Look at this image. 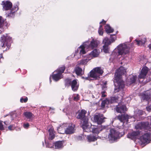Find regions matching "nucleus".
<instances>
[{
  "label": "nucleus",
  "instance_id": "f257e3e1",
  "mask_svg": "<svg viewBox=\"0 0 151 151\" xmlns=\"http://www.w3.org/2000/svg\"><path fill=\"white\" fill-rule=\"evenodd\" d=\"M99 44L98 42L92 39L90 42L88 41H86L83 43L82 45H81L78 49L77 52H76L74 56H76V54L78 53V51H79L78 54L80 55L84 54L86 52L89 50L96 49Z\"/></svg>",
  "mask_w": 151,
  "mask_h": 151
},
{
  "label": "nucleus",
  "instance_id": "f03ea898",
  "mask_svg": "<svg viewBox=\"0 0 151 151\" xmlns=\"http://www.w3.org/2000/svg\"><path fill=\"white\" fill-rule=\"evenodd\" d=\"M126 72V70L121 66L117 70L115 73L114 82V85L117 86L119 90L122 89L124 86V82L122 78V76Z\"/></svg>",
  "mask_w": 151,
  "mask_h": 151
},
{
  "label": "nucleus",
  "instance_id": "7ed1b4c3",
  "mask_svg": "<svg viewBox=\"0 0 151 151\" xmlns=\"http://www.w3.org/2000/svg\"><path fill=\"white\" fill-rule=\"evenodd\" d=\"M129 48L124 43L119 44L117 48L114 50L111 55L109 59L112 60L116 58L118 55H122L128 53L129 52Z\"/></svg>",
  "mask_w": 151,
  "mask_h": 151
},
{
  "label": "nucleus",
  "instance_id": "20e7f679",
  "mask_svg": "<svg viewBox=\"0 0 151 151\" xmlns=\"http://www.w3.org/2000/svg\"><path fill=\"white\" fill-rule=\"evenodd\" d=\"M86 128L83 129L84 133L92 132L93 133L98 134L100 131L103 129H107L108 128V126H101L100 127H98L93 125H90V124L88 123L86 125Z\"/></svg>",
  "mask_w": 151,
  "mask_h": 151
},
{
  "label": "nucleus",
  "instance_id": "39448f33",
  "mask_svg": "<svg viewBox=\"0 0 151 151\" xmlns=\"http://www.w3.org/2000/svg\"><path fill=\"white\" fill-rule=\"evenodd\" d=\"M1 46L3 48L4 51L8 50L11 46V38L7 34L4 35L1 37Z\"/></svg>",
  "mask_w": 151,
  "mask_h": 151
},
{
  "label": "nucleus",
  "instance_id": "423d86ee",
  "mask_svg": "<svg viewBox=\"0 0 151 151\" xmlns=\"http://www.w3.org/2000/svg\"><path fill=\"white\" fill-rule=\"evenodd\" d=\"M86 113V111L84 110H82L79 112L77 116V118L81 120V123L82 124V127L83 129L86 128V125L88 124V119L85 115Z\"/></svg>",
  "mask_w": 151,
  "mask_h": 151
},
{
  "label": "nucleus",
  "instance_id": "0eeeda50",
  "mask_svg": "<svg viewBox=\"0 0 151 151\" xmlns=\"http://www.w3.org/2000/svg\"><path fill=\"white\" fill-rule=\"evenodd\" d=\"M103 71L101 68H96L92 70L88 75L90 77L93 78L95 79L99 78V76L102 74Z\"/></svg>",
  "mask_w": 151,
  "mask_h": 151
},
{
  "label": "nucleus",
  "instance_id": "6e6552de",
  "mask_svg": "<svg viewBox=\"0 0 151 151\" xmlns=\"http://www.w3.org/2000/svg\"><path fill=\"white\" fill-rule=\"evenodd\" d=\"M65 68L64 66L59 68L57 70L54 72H56L55 74H53L52 75L53 79L55 81H58L62 77V73H63L65 70Z\"/></svg>",
  "mask_w": 151,
  "mask_h": 151
},
{
  "label": "nucleus",
  "instance_id": "1a4fd4ad",
  "mask_svg": "<svg viewBox=\"0 0 151 151\" xmlns=\"http://www.w3.org/2000/svg\"><path fill=\"white\" fill-rule=\"evenodd\" d=\"M120 134L114 129H111L110 130L109 134L108 135V138L110 142H113L120 137Z\"/></svg>",
  "mask_w": 151,
  "mask_h": 151
},
{
  "label": "nucleus",
  "instance_id": "9d476101",
  "mask_svg": "<svg viewBox=\"0 0 151 151\" xmlns=\"http://www.w3.org/2000/svg\"><path fill=\"white\" fill-rule=\"evenodd\" d=\"M63 126L59 127L57 128L58 131L59 133L61 134H64V133L66 134H72L74 132V125H73L72 124L69 125L68 127L67 128H64V129L62 131H61L60 129H62Z\"/></svg>",
  "mask_w": 151,
  "mask_h": 151
},
{
  "label": "nucleus",
  "instance_id": "9b49d317",
  "mask_svg": "<svg viewBox=\"0 0 151 151\" xmlns=\"http://www.w3.org/2000/svg\"><path fill=\"white\" fill-rule=\"evenodd\" d=\"M139 139L141 142L142 144H148L151 140V134L147 132L140 137Z\"/></svg>",
  "mask_w": 151,
  "mask_h": 151
},
{
  "label": "nucleus",
  "instance_id": "f8f14e48",
  "mask_svg": "<svg viewBox=\"0 0 151 151\" xmlns=\"http://www.w3.org/2000/svg\"><path fill=\"white\" fill-rule=\"evenodd\" d=\"M105 119V118L103 116V114H98L94 116L93 121L99 124H101L104 122V119Z\"/></svg>",
  "mask_w": 151,
  "mask_h": 151
},
{
  "label": "nucleus",
  "instance_id": "ddd939ff",
  "mask_svg": "<svg viewBox=\"0 0 151 151\" xmlns=\"http://www.w3.org/2000/svg\"><path fill=\"white\" fill-rule=\"evenodd\" d=\"M103 43L104 44L103 46V50L105 53L109 52L108 45L111 43V42L107 37L105 38L103 40Z\"/></svg>",
  "mask_w": 151,
  "mask_h": 151
},
{
  "label": "nucleus",
  "instance_id": "4468645a",
  "mask_svg": "<svg viewBox=\"0 0 151 151\" xmlns=\"http://www.w3.org/2000/svg\"><path fill=\"white\" fill-rule=\"evenodd\" d=\"M149 127V124L148 122H141L139 123L135 126L136 129H148Z\"/></svg>",
  "mask_w": 151,
  "mask_h": 151
},
{
  "label": "nucleus",
  "instance_id": "2eb2a0df",
  "mask_svg": "<svg viewBox=\"0 0 151 151\" xmlns=\"http://www.w3.org/2000/svg\"><path fill=\"white\" fill-rule=\"evenodd\" d=\"M117 117V119L121 122H122L123 124L125 122L127 123L128 119L130 118V116L127 114L119 115Z\"/></svg>",
  "mask_w": 151,
  "mask_h": 151
},
{
  "label": "nucleus",
  "instance_id": "dca6fc26",
  "mask_svg": "<svg viewBox=\"0 0 151 151\" xmlns=\"http://www.w3.org/2000/svg\"><path fill=\"white\" fill-rule=\"evenodd\" d=\"M140 134V131L136 132L133 131L128 133L127 135V137L132 140H134L138 138L139 135Z\"/></svg>",
  "mask_w": 151,
  "mask_h": 151
},
{
  "label": "nucleus",
  "instance_id": "f3484780",
  "mask_svg": "<svg viewBox=\"0 0 151 151\" xmlns=\"http://www.w3.org/2000/svg\"><path fill=\"white\" fill-rule=\"evenodd\" d=\"M127 108L125 105L119 104L116 106V110L118 113H124L126 111Z\"/></svg>",
  "mask_w": 151,
  "mask_h": 151
},
{
  "label": "nucleus",
  "instance_id": "a211bd4d",
  "mask_svg": "<svg viewBox=\"0 0 151 151\" xmlns=\"http://www.w3.org/2000/svg\"><path fill=\"white\" fill-rule=\"evenodd\" d=\"M3 3V9L5 10H8L11 9L12 4V3L9 1H7L6 2L2 1Z\"/></svg>",
  "mask_w": 151,
  "mask_h": 151
},
{
  "label": "nucleus",
  "instance_id": "6ab92c4d",
  "mask_svg": "<svg viewBox=\"0 0 151 151\" xmlns=\"http://www.w3.org/2000/svg\"><path fill=\"white\" fill-rule=\"evenodd\" d=\"M148 71V68L145 67L142 68L141 73L139 76V78H145Z\"/></svg>",
  "mask_w": 151,
  "mask_h": 151
},
{
  "label": "nucleus",
  "instance_id": "aec40b11",
  "mask_svg": "<svg viewBox=\"0 0 151 151\" xmlns=\"http://www.w3.org/2000/svg\"><path fill=\"white\" fill-rule=\"evenodd\" d=\"M18 9L16 7L14 8H12V9L9 10V12H8L6 13V14L9 17H13L14 16V13L16 11H17Z\"/></svg>",
  "mask_w": 151,
  "mask_h": 151
},
{
  "label": "nucleus",
  "instance_id": "412c9836",
  "mask_svg": "<svg viewBox=\"0 0 151 151\" xmlns=\"http://www.w3.org/2000/svg\"><path fill=\"white\" fill-rule=\"evenodd\" d=\"M71 85L72 90L73 91H75L78 89V85L77 81L76 80H73L72 81Z\"/></svg>",
  "mask_w": 151,
  "mask_h": 151
},
{
  "label": "nucleus",
  "instance_id": "4be33fe9",
  "mask_svg": "<svg viewBox=\"0 0 151 151\" xmlns=\"http://www.w3.org/2000/svg\"><path fill=\"white\" fill-rule=\"evenodd\" d=\"M87 57L86 59H83L78 62V64L79 65H85L91 59Z\"/></svg>",
  "mask_w": 151,
  "mask_h": 151
},
{
  "label": "nucleus",
  "instance_id": "5701e85b",
  "mask_svg": "<svg viewBox=\"0 0 151 151\" xmlns=\"http://www.w3.org/2000/svg\"><path fill=\"white\" fill-rule=\"evenodd\" d=\"M64 143V141H58L55 142V149H60L63 147V144Z\"/></svg>",
  "mask_w": 151,
  "mask_h": 151
},
{
  "label": "nucleus",
  "instance_id": "b1692460",
  "mask_svg": "<svg viewBox=\"0 0 151 151\" xmlns=\"http://www.w3.org/2000/svg\"><path fill=\"white\" fill-rule=\"evenodd\" d=\"M130 80L129 81V78H128L127 79V81L128 82V83L129 84H131L132 83L135 82L137 78V76H130Z\"/></svg>",
  "mask_w": 151,
  "mask_h": 151
},
{
  "label": "nucleus",
  "instance_id": "393cba45",
  "mask_svg": "<svg viewBox=\"0 0 151 151\" xmlns=\"http://www.w3.org/2000/svg\"><path fill=\"white\" fill-rule=\"evenodd\" d=\"M49 139L52 140L55 137V134H54V131L53 129L51 127L49 130Z\"/></svg>",
  "mask_w": 151,
  "mask_h": 151
},
{
  "label": "nucleus",
  "instance_id": "a878e982",
  "mask_svg": "<svg viewBox=\"0 0 151 151\" xmlns=\"http://www.w3.org/2000/svg\"><path fill=\"white\" fill-rule=\"evenodd\" d=\"M75 70L77 75H81L84 73V72L82 70V69L78 67L75 68Z\"/></svg>",
  "mask_w": 151,
  "mask_h": 151
},
{
  "label": "nucleus",
  "instance_id": "bb28decb",
  "mask_svg": "<svg viewBox=\"0 0 151 151\" xmlns=\"http://www.w3.org/2000/svg\"><path fill=\"white\" fill-rule=\"evenodd\" d=\"M135 40L137 43V45H142L144 44L146 42V38H144L143 39H141V40L136 39Z\"/></svg>",
  "mask_w": 151,
  "mask_h": 151
},
{
  "label": "nucleus",
  "instance_id": "cd10ccee",
  "mask_svg": "<svg viewBox=\"0 0 151 151\" xmlns=\"http://www.w3.org/2000/svg\"><path fill=\"white\" fill-rule=\"evenodd\" d=\"M87 139H88V141L89 142L94 141L96 140V137L91 135H88Z\"/></svg>",
  "mask_w": 151,
  "mask_h": 151
},
{
  "label": "nucleus",
  "instance_id": "c85d7f7f",
  "mask_svg": "<svg viewBox=\"0 0 151 151\" xmlns=\"http://www.w3.org/2000/svg\"><path fill=\"white\" fill-rule=\"evenodd\" d=\"M105 29L107 33H110L113 32V29L111 28L109 25L107 24L105 27Z\"/></svg>",
  "mask_w": 151,
  "mask_h": 151
},
{
  "label": "nucleus",
  "instance_id": "c756f323",
  "mask_svg": "<svg viewBox=\"0 0 151 151\" xmlns=\"http://www.w3.org/2000/svg\"><path fill=\"white\" fill-rule=\"evenodd\" d=\"M99 54V52L96 49H94V50L90 54V55H92L93 57H96Z\"/></svg>",
  "mask_w": 151,
  "mask_h": 151
},
{
  "label": "nucleus",
  "instance_id": "7c9ffc66",
  "mask_svg": "<svg viewBox=\"0 0 151 151\" xmlns=\"http://www.w3.org/2000/svg\"><path fill=\"white\" fill-rule=\"evenodd\" d=\"M23 114L27 118L29 119L32 117L33 115L31 112H25Z\"/></svg>",
  "mask_w": 151,
  "mask_h": 151
},
{
  "label": "nucleus",
  "instance_id": "2f4dec72",
  "mask_svg": "<svg viewBox=\"0 0 151 151\" xmlns=\"http://www.w3.org/2000/svg\"><path fill=\"white\" fill-rule=\"evenodd\" d=\"M109 101L108 99H106L102 101L101 104V106L102 108H104L106 104H109Z\"/></svg>",
  "mask_w": 151,
  "mask_h": 151
},
{
  "label": "nucleus",
  "instance_id": "473e14b6",
  "mask_svg": "<svg viewBox=\"0 0 151 151\" xmlns=\"http://www.w3.org/2000/svg\"><path fill=\"white\" fill-rule=\"evenodd\" d=\"M108 100L109 101V104L112 103L116 102L117 101V99L116 97H111L110 99H108Z\"/></svg>",
  "mask_w": 151,
  "mask_h": 151
},
{
  "label": "nucleus",
  "instance_id": "72a5a7b5",
  "mask_svg": "<svg viewBox=\"0 0 151 151\" xmlns=\"http://www.w3.org/2000/svg\"><path fill=\"white\" fill-rule=\"evenodd\" d=\"M4 20L3 18L0 16V28H4L5 27L4 26Z\"/></svg>",
  "mask_w": 151,
  "mask_h": 151
},
{
  "label": "nucleus",
  "instance_id": "f704fd0d",
  "mask_svg": "<svg viewBox=\"0 0 151 151\" xmlns=\"http://www.w3.org/2000/svg\"><path fill=\"white\" fill-rule=\"evenodd\" d=\"M72 81L71 79H67L65 80V85L66 86H69L71 84Z\"/></svg>",
  "mask_w": 151,
  "mask_h": 151
},
{
  "label": "nucleus",
  "instance_id": "c9c22d12",
  "mask_svg": "<svg viewBox=\"0 0 151 151\" xmlns=\"http://www.w3.org/2000/svg\"><path fill=\"white\" fill-rule=\"evenodd\" d=\"M111 40L109 39L111 42V43L114 42L116 39V37L115 35H111Z\"/></svg>",
  "mask_w": 151,
  "mask_h": 151
},
{
  "label": "nucleus",
  "instance_id": "e433bc0d",
  "mask_svg": "<svg viewBox=\"0 0 151 151\" xmlns=\"http://www.w3.org/2000/svg\"><path fill=\"white\" fill-rule=\"evenodd\" d=\"M102 25H101L100 26V27L99 28V30H98V32L99 35H102L103 34V29L102 28Z\"/></svg>",
  "mask_w": 151,
  "mask_h": 151
},
{
  "label": "nucleus",
  "instance_id": "4c0bfd02",
  "mask_svg": "<svg viewBox=\"0 0 151 151\" xmlns=\"http://www.w3.org/2000/svg\"><path fill=\"white\" fill-rule=\"evenodd\" d=\"M28 100V98L27 97H26L25 99H24L23 98H21L20 100V101L21 102L23 103L26 102Z\"/></svg>",
  "mask_w": 151,
  "mask_h": 151
},
{
  "label": "nucleus",
  "instance_id": "58836bf2",
  "mask_svg": "<svg viewBox=\"0 0 151 151\" xmlns=\"http://www.w3.org/2000/svg\"><path fill=\"white\" fill-rule=\"evenodd\" d=\"M3 121H0V130H4L3 125L2 124Z\"/></svg>",
  "mask_w": 151,
  "mask_h": 151
},
{
  "label": "nucleus",
  "instance_id": "ea45409f",
  "mask_svg": "<svg viewBox=\"0 0 151 151\" xmlns=\"http://www.w3.org/2000/svg\"><path fill=\"white\" fill-rule=\"evenodd\" d=\"M150 95H146L145 94H144L143 96L144 99L148 100L150 98Z\"/></svg>",
  "mask_w": 151,
  "mask_h": 151
},
{
  "label": "nucleus",
  "instance_id": "a19ab883",
  "mask_svg": "<svg viewBox=\"0 0 151 151\" xmlns=\"http://www.w3.org/2000/svg\"><path fill=\"white\" fill-rule=\"evenodd\" d=\"M142 114L143 111H142V110H138L137 113V116H139L140 115H142Z\"/></svg>",
  "mask_w": 151,
  "mask_h": 151
},
{
  "label": "nucleus",
  "instance_id": "79ce46f5",
  "mask_svg": "<svg viewBox=\"0 0 151 151\" xmlns=\"http://www.w3.org/2000/svg\"><path fill=\"white\" fill-rule=\"evenodd\" d=\"M67 125H68V124L66 123V124H63V125L62 126H60V127H62L63 126V127H62V129H60V130L61 131L63 130L64 129V128H66V127H67Z\"/></svg>",
  "mask_w": 151,
  "mask_h": 151
},
{
  "label": "nucleus",
  "instance_id": "37998d69",
  "mask_svg": "<svg viewBox=\"0 0 151 151\" xmlns=\"http://www.w3.org/2000/svg\"><path fill=\"white\" fill-rule=\"evenodd\" d=\"M23 126L24 128L27 129L29 127V124L28 123H27L24 124Z\"/></svg>",
  "mask_w": 151,
  "mask_h": 151
},
{
  "label": "nucleus",
  "instance_id": "c03bdc74",
  "mask_svg": "<svg viewBox=\"0 0 151 151\" xmlns=\"http://www.w3.org/2000/svg\"><path fill=\"white\" fill-rule=\"evenodd\" d=\"M146 109L147 111H151V105L146 107Z\"/></svg>",
  "mask_w": 151,
  "mask_h": 151
},
{
  "label": "nucleus",
  "instance_id": "a18cd8bd",
  "mask_svg": "<svg viewBox=\"0 0 151 151\" xmlns=\"http://www.w3.org/2000/svg\"><path fill=\"white\" fill-rule=\"evenodd\" d=\"M78 99H79L78 95V94L76 95V96H74V99L75 101H77Z\"/></svg>",
  "mask_w": 151,
  "mask_h": 151
},
{
  "label": "nucleus",
  "instance_id": "49530a36",
  "mask_svg": "<svg viewBox=\"0 0 151 151\" xmlns=\"http://www.w3.org/2000/svg\"><path fill=\"white\" fill-rule=\"evenodd\" d=\"M13 125H10L8 127V128L9 130H13L14 129L12 128Z\"/></svg>",
  "mask_w": 151,
  "mask_h": 151
},
{
  "label": "nucleus",
  "instance_id": "de8ad7c7",
  "mask_svg": "<svg viewBox=\"0 0 151 151\" xmlns=\"http://www.w3.org/2000/svg\"><path fill=\"white\" fill-rule=\"evenodd\" d=\"M77 138L78 140H81L82 139V136H79L77 137Z\"/></svg>",
  "mask_w": 151,
  "mask_h": 151
},
{
  "label": "nucleus",
  "instance_id": "09e8293b",
  "mask_svg": "<svg viewBox=\"0 0 151 151\" xmlns=\"http://www.w3.org/2000/svg\"><path fill=\"white\" fill-rule=\"evenodd\" d=\"M46 145L47 147H49V148H52V146H53L52 145H50L49 144H47V145L46 144Z\"/></svg>",
  "mask_w": 151,
  "mask_h": 151
},
{
  "label": "nucleus",
  "instance_id": "8fccbe9b",
  "mask_svg": "<svg viewBox=\"0 0 151 151\" xmlns=\"http://www.w3.org/2000/svg\"><path fill=\"white\" fill-rule=\"evenodd\" d=\"M106 21L104 20V19H103L102 22H100V24L103 23V24H104L106 23Z\"/></svg>",
  "mask_w": 151,
  "mask_h": 151
},
{
  "label": "nucleus",
  "instance_id": "3c124183",
  "mask_svg": "<svg viewBox=\"0 0 151 151\" xmlns=\"http://www.w3.org/2000/svg\"><path fill=\"white\" fill-rule=\"evenodd\" d=\"M107 83V82L106 81H105V82L104 83V85L103 87H102V88H105L106 87V85Z\"/></svg>",
  "mask_w": 151,
  "mask_h": 151
},
{
  "label": "nucleus",
  "instance_id": "603ef678",
  "mask_svg": "<svg viewBox=\"0 0 151 151\" xmlns=\"http://www.w3.org/2000/svg\"><path fill=\"white\" fill-rule=\"evenodd\" d=\"M102 96L103 97H105L106 96V95L102 93Z\"/></svg>",
  "mask_w": 151,
  "mask_h": 151
},
{
  "label": "nucleus",
  "instance_id": "864d4df0",
  "mask_svg": "<svg viewBox=\"0 0 151 151\" xmlns=\"http://www.w3.org/2000/svg\"><path fill=\"white\" fill-rule=\"evenodd\" d=\"M89 78L88 77H86L85 78V79L86 80H89Z\"/></svg>",
  "mask_w": 151,
  "mask_h": 151
},
{
  "label": "nucleus",
  "instance_id": "5fc2aeb1",
  "mask_svg": "<svg viewBox=\"0 0 151 151\" xmlns=\"http://www.w3.org/2000/svg\"><path fill=\"white\" fill-rule=\"evenodd\" d=\"M105 91H103V92H102V93H103V94H105Z\"/></svg>",
  "mask_w": 151,
  "mask_h": 151
},
{
  "label": "nucleus",
  "instance_id": "6e6d98bb",
  "mask_svg": "<svg viewBox=\"0 0 151 151\" xmlns=\"http://www.w3.org/2000/svg\"><path fill=\"white\" fill-rule=\"evenodd\" d=\"M6 122H7L6 121H5V122H4V124H6V125H7V124H6Z\"/></svg>",
  "mask_w": 151,
  "mask_h": 151
},
{
  "label": "nucleus",
  "instance_id": "4d7b16f0",
  "mask_svg": "<svg viewBox=\"0 0 151 151\" xmlns=\"http://www.w3.org/2000/svg\"><path fill=\"white\" fill-rule=\"evenodd\" d=\"M149 47L151 49V45H150L149 46Z\"/></svg>",
  "mask_w": 151,
  "mask_h": 151
},
{
  "label": "nucleus",
  "instance_id": "13d9d810",
  "mask_svg": "<svg viewBox=\"0 0 151 151\" xmlns=\"http://www.w3.org/2000/svg\"><path fill=\"white\" fill-rule=\"evenodd\" d=\"M51 82V80H50V83Z\"/></svg>",
  "mask_w": 151,
  "mask_h": 151
},
{
  "label": "nucleus",
  "instance_id": "bf43d9fd",
  "mask_svg": "<svg viewBox=\"0 0 151 151\" xmlns=\"http://www.w3.org/2000/svg\"><path fill=\"white\" fill-rule=\"evenodd\" d=\"M93 98H94V97L93 95Z\"/></svg>",
  "mask_w": 151,
  "mask_h": 151
},
{
  "label": "nucleus",
  "instance_id": "052dcab7",
  "mask_svg": "<svg viewBox=\"0 0 151 151\" xmlns=\"http://www.w3.org/2000/svg\"><path fill=\"white\" fill-rule=\"evenodd\" d=\"M42 144H43V145H44V143H43V142Z\"/></svg>",
  "mask_w": 151,
  "mask_h": 151
},
{
  "label": "nucleus",
  "instance_id": "680f3d73",
  "mask_svg": "<svg viewBox=\"0 0 151 151\" xmlns=\"http://www.w3.org/2000/svg\"><path fill=\"white\" fill-rule=\"evenodd\" d=\"M2 57V56H1V57H0V58H1Z\"/></svg>",
  "mask_w": 151,
  "mask_h": 151
}]
</instances>
